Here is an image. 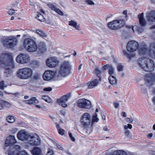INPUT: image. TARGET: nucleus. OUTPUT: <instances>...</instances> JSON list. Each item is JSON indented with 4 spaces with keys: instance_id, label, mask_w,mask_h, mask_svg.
<instances>
[{
    "instance_id": "f257e3e1",
    "label": "nucleus",
    "mask_w": 155,
    "mask_h": 155,
    "mask_svg": "<svg viewBox=\"0 0 155 155\" xmlns=\"http://www.w3.org/2000/svg\"><path fill=\"white\" fill-rule=\"evenodd\" d=\"M1 59L2 62L4 63V76L7 77H11L12 73V69L14 68V64L11 55L8 54H2Z\"/></svg>"
},
{
    "instance_id": "f03ea898",
    "label": "nucleus",
    "mask_w": 155,
    "mask_h": 155,
    "mask_svg": "<svg viewBox=\"0 0 155 155\" xmlns=\"http://www.w3.org/2000/svg\"><path fill=\"white\" fill-rule=\"evenodd\" d=\"M138 64L141 68L144 71L151 72L154 70L155 63L151 59L143 57L140 59Z\"/></svg>"
},
{
    "instance_id": "7ed1b4c3",
    "label": "nucleus",
    "mask_w": 155,
    "mask_h": 155,
    "mask_svg": "<svg viewBox=\"0 0 155 155\" xmlns=\"http://www.w3.org/2000/svg\"><path fill=\"white\" fill-rule=\"evenodd\" d=\"M72 69L71 62L69 61H64L60 64L59 74L63 77H66L71 73Z\"/></svg>"
},
{
    "instance_id": "20e7f679",
    "label": "nucleus",
    "mask_w": 155,
    "mask_h": 155,
    "mask_svg": "<svg viewBox=\"0 0 155 155\" xmlns=\"http://www.w3.org/2000/svg\"><path fill=\"white\" fill-rule=\"evenodd\" d=\"M150 48L148 49L145 45L138 48L139 53L141 55L147 54L149 56H155V43L153 42L150 44Z\"/></svg>"
},
{
    "instance_id": "39448f33",
    "label": "nucleus",
    "mask_w": 155,
    "mask_h": 155,
    "mask_svg": "<svg viewBox=\"0 0 155 155\" xmlns=\"http://www.w3.org/2000/svg\"><path fill=\"white\" fill-rule=\"evenodd\" d=\"M33 74V71L30 68H24L19 69L17 73L18 78L23 79L30 78Z\"/></svg>"
},
{
    "instance_id": "423d86ee",
    "label": "nucleus",
    "mask_w": 155,
    "mask_h": 155,
    "mask_svg": "<svg viewBox=\"0 0 155 155\" xmlns=\"http://www.w3.org/2000/svg\"><path fill=\"white\" fill-rule=\"evenodd\" d=\"M27 141L28 143L30 145L38 146L41 144V140L36 134H30Z\"/></svg>"
},
{
    "instance_id": "0eeeda50",
    "label": "nucleus",
    "mask_w": 155,
    "mask_h": 155,
    "mask_svg": "<svg viewBox=\"0 0 155 155\" xmlns=\"http://www.w3.org/2000/svg\"><path fill=\"white\" fill-rule=\"evenodd\" d=\"M125 24L124 20H115L108 24V28L114 30H116L122 28Z\"/></svg>"
},
{
    "instance_id": "6e6552de",
    "label": "nucleus",
    "mask_w": 155,
    "mask_h": 155,
    "mask_svg": "<svg viewBox=\"0 0 155 155\" xmlns=\"http://www.w3.org/2000/svg\"><path fill=\"white\" fill-rule=\"evenodd\" d=\"M18 41L15 37H10L3 39L2 43L4 46L7 48H12L16 45Z\"/></svg>"
},
{
    "instance_id": "1a4fd4ad",
    "label": "nucleus",
    "mask_w": 155,
    "mask_h": 155,
    "mask_svg": "<svg viewBox=\"0 0 155 155\" xmlns=\"http://www.w3.org/2000/svg\"><path fill=\"white\" fill-rule=\"evenodd\" d=\"M78 107L81 109H90L91 107V102L85 99H80L76 102Z\"/></svg>"
},
{
    "instance_id": "9d476101",
    "label": "nucleus",
    "mask_w": 155,
    "mask_h": 155,
    "mask_svg": "<svg viewBox=\"0 0 155 155\" xmlns=\"http://www.w3.org/2000/svg\"><path fill=\"white\" fill-rule=\"evenodd\" d=\"M81 124L84 127H86L90 124L91 116L88 113H85L80 118Z\"/></svg>"
},
{
    "instance_id": "9b49d317",
    "label": "nucleus",
    "mask_w": 155,
    "mask_h": 155,
    "mask_svg": "<svg viewBox=\"0 0 155 155\" xmlns=\"http://www.w3.org/2000/svg\"><path fill=\"white\" fill-rule=\"evenodd\" d=\"M30 60L29 56L26 54H21L16 58V61L21 64H25L28 62Z\"/></svg>"
},
{
    "instance_id": "f8f14e48",
    "label": "nucleus",
    "mask_w": 155,
    "mask_h": 155,
    "mask_svg": "<svg viewBox=\"0 0 155 155\" xmlns=\"http://www.w3.org/2000/svg\"><path fill=\"white\" fill-rule=\"evenodd\" d=\"M138 46L139 45L137 42L134 41H131L128 42L127 45V49L128 51L133 52L138 48Z\"/></svg>"
},
{
    "instance_id": "ddd939ff",
    "label": "nucleus",
    "mask_w": 155,
    "mask_h": 155,
    "mask_svg": "<svg viewBox=\"0 0 155 155\" xmlns=\"http://www.w3.org/2000/svg\"><path fill=\"white\" fill-rule=\"evenodd\" d=\"M46 63L49 67L53 68L57 65L58 61L57 58L55 57H50L47 60Z\"/></svg>"
},
{
    "instance_id": "4468645a",
    "label": "nucleus",
    "mask_w": 155,
    "mask_h": 155,
    "mask_svg": "<svg viewBox=\"0 0 155 155\" xmlns=\"http://www.w3.org/2000/svg\"><path fill=\"white\" fill-rule=\"evenodd\" d=\"M55 76L54 72L52 71H47L43 74V78L45 80L49 81L53 79Z\"/></svg>"
},
{
    "instance_id": "2eb2a0df",
    "label": "nucleus",
    "mask_w": 155,
    "mask_h": 155,
    "mask_svg": "<svg viewBox=\"0 0 155 155\" xmlns=\"http://www.w3.org/2000/svg\"><path fill=\"white\" fill-rule=\"evenodd\" d=\"M29 134H27L26 131L22 130L18 133L17 137L18 139L21 141H27Z\"/></svg>"
},
{
    "instance_id": "dca6fc26",
    "label": "nucleus",
    "mask_w": 155,
    "mask_h": 155,
    "mask_svg": "<svg viewBox=\"0 0 155 155\" xmlns=\"http://www.w3.org/2000/svg\"><path fill=\"white\" fill-rule=\"evenodd\" d=\"M16 142L15 137L13 135H10L7 137L5 144L6 146H8L14 144Z\"/></svg>"
},
{
    "instance_id": "f3484780",
    "label": "nucleus",
    "mask_w": 155,
    "mask_h": 155,
    "mask_svg": "<svg viewBox=\"0 0 155 155\" xmlns=\"http://www.w3.org/2000/svg\"><path fill=\"white\" fill-rule=\"evenodd\" d=\"M145 79L147 83L152 84L155 81V75L153 73L146 74L145 76Z\"/></svg>"
},
{
    "instance_id": "a211bd4d",
    "label": "nucleus",
    "mask_w": 155,
    "mask_h": 155,
    "mask_svg": "<svg viewBox=\"0 0 155 155\" xmlns=\"http://www.w3.org/2000/svg\"><path fill=\"white\" fill-rule=\"evenodd\" d=\"M146 18L148 21L155 22V11H151L148 13L146 16Z\"/></svg>"
},
{
    "instance_id": "6ab92c4d",
    "label": "nucleus",
    "mask_w": 155,
    "mask_h": 155,
    "mask_svg": "<svg viewBox=\"0 0 155 155\" xmlns=\"http://www.w3.org/2000/svg\"><path fill=\"white\" fill-rule=\"evenodd\" d=\"M99 81H100L98 79H95L89 82L87 84L88 88L89 89H91L97 86Z\"/></svg>"
},
{
    "instance_id": "aec40b11",
    "label": "nucleus",
    "mask_w": 155,
    "mask_h": 155,
    "mask_svg": "<svg viewBox=\"0 0 155 155\" xmlns=\"http://www.w3.org/2000/svg\"><path fill=\"white\" fill-rule=\"evenodd\" d=\"M38 49V47L35 41L34 40L33 43L31 45H29L26 49V50L29 52H33L35 51Z\"/></svg>"
},
{
    "instance_id": "412c9836",
    "label": "nucleus",
    "mask_w": 155,
    "mask_h": 155,
    "mask_svg": "<svg viewBox=\"0 0 155 155\" xmlns=\"http://www.w3.org/2000/svg\"><path fill=\"white\" fill-rule=\"evenodd\" d=\"M11 104L8 102L3 100L0 101V110L6 107L9 108Z\"/></svg>"
},
{
    "instance_id": "4be33fe9",
    "label": "nucleus",
    "mask_w": 155,
    "mask_h": 155,
    "mask_svg": "<svg viewBox=\"0 0 155 155\" xmlns=\"http://www.w3.org/2000/svg\"><path fill=\"white\" fill-rule=\"evenodd\" d=\"M34 40L30 38H27L24 40L23 42V45L26 49L29 47V45L33 44Z\"/></svg>"
},
{
    "instance_id": "5701e85b",
    "label": "nucleus",
    "mask_w": 155,
    "mask_h": 155,
    "mask_svg": "<svg viewBox=\"0 0 155 155\" xmlns=\"http://www.w3.org/2000/svg\"><path fill=\"white\" fill-rule=\"evenodd\" d=\"M138 17L141 26H144L146 24V22L143 17V13H142L139 15Z\"/></svg>"
},
{
    "instance_id": "b1692460",
    "label": "nucleus",
    "mask_w": 155,
    "mask_h": 155,
    "mask_svg": "<svg viewBox=\"0 0 155 155\" xmlns=\"http://www.w3.org/2000/svg\"><path fill=\"white\" fill-rule=\"evenodd\" d=\"M31 152L33 155H41V149L38 147H35L31 151Z\"/></svg>"
},
{
    "instance_id": "393cba45",
    "label": "nucleus",
    "mask_w": 155,
    "mask_h": 155,
    "mask_svg": "<svg viewBox=\"0 0 155 155\" xmlns=\"http://www.w3.org/2000/svg\"><path fill=\"white\" fill-rule=\"evenodd\" d=\"M108 80L110 83L112 84H116L117 83V80L116 78L113 75H110Z\"/></svg>"
},
{
    "instance_id": "a878e982",
    "label": "nucleus",
    "mask_w": 155,
    "mask_h": 155,
    "mask_svg": "<svg viewBox=\"0 0 155 155\" xmlns=\"http://www.w3.org/2000/svg\"><path fill=\"white\" fill-rule=\"evenodd\" d=\"M71 97L70 94H67L64 95L61 98H59V103L60 102V101H67Z\"/></svg>"
},
{
    "instance_id": "bb28decb",
    "label": "nucleus",
    "mask_w": 155,
    "mask_h": 155,
    "mask_svg": "<svg viewBox=\"0 0 155 155\" xmlns=\"http://www.w3.org/2000/svg\"><path fill=\"white\" fill-rule=\"evenodd\" d=\"M112 155H127V154L123 150H118L115 151Z\"/></svg>"
},
{
    "instance_id": "cd10ccee",
    "label": "nucleus",
    "mask_w": 155,
    "mask_h": 155,
    "mask_svg": "<svg viewBox=\"0 0 155 155\" xmlns=\"http://www.w3.org/2000/svg\"><path fill=\"white\" fill-rule=\"evenodd\" d=\"M38 102V101L35 97L32 98L30 100L27 101V103L29 104H35Z\"/></svg>"
},
{
    "instance_id": "c85d7f7f",
    "label": "nucleus",
    "mask_w": 155,
    "mask_h": 155,
    "mask_svg": "<svg viewBox=\"0 0 155 155\" xmlns=\"http://www.w3.org/2000/svg\"><path fill=\"white\" fill-rule=\"evenodd\" d=\"M94 72L96 74V76L99 78V80L101 81V71L97 68H96L95 69Z\"/></svg>"
},
{
    "instance_id": "c756f323",
    "label": "nucleus",
    "mask_w": 155,
    "mask_h": 155,
    "mask_svg": "<svg viewBox=\"0 0 155 155\" xmlns=\"http://www.w3.org/2000/svg\"><path fill=\"white\" fill-rule=\"evenodd\" d=\"M41 98L48 103H50L52 102V100L49 96L47 95H42L41 96Z\"/></svg>"
},
{
    "instance_id": "7c9ffc66",
    "label": "nucleus",
    "mask_w": 155,
    "mask_h": 155,
    "mask_svg": "<svg viewBox=\"0 0 155 155\" xmlns=\"http://www.w3.org/2000/svg\"><path fill=\"white\" fill-rule=\"evenodd\" d=\"M36 18L41 21H44L45 20V18L43 15L39 12L37 13Z\"/></svg>"
},
{
    "instance_id": "2f4dec72",
    "label": "nucleus",
    "mask_w": 155,
    "mask_h": 155,
    "mask_svg": "<svg viewBox=\"0 0 155 155\" xmlns=\"http://www.w3.org/2000/svg\"><path fill=\"white\" fill-rule=\"evenodd\" d=\"M48 6L52 10L55 11L57 13H58V9L56 8L54 5L50 3L48 4Z\"/></svg>"
},
{
    "instance_id": "473e14b6",
    "label": "nucleus",
    "mask_w": 155,
    "mask_h": 155,
    "mask_svg": "<svg viewBox=\"0 0 155 155\" xmlns=\"http://www.w3.org/2000/svg\"><path fill=\"white\" fill-rule=\"evenodd\" d=\"M123 52L124 54L127 56L129 59L131 58L134 57V55L132 53H129L125 50H123Z\"/></svg>"
},
{
    "instance_id": "72a5a7b5",
    "label": "nucleus",
    "mask_w": 155,
    "mask_h": 155,
    "mask_svg": "<svg viewBox=\"0 0 155 155\" xmlns=\"http://www.w3.org/2000/svg\"><path fill=\"white\" fill-rule=\"evenodd\" d=\"M7 121L10 123H13L15 121V117L12 116H8L6 118Z\"/></svg>"
},
{
    "instance_id": "f704fd0d",
    "label": "nucleus",
    "mask_w": 155,
    "mask_h": 155,
    "mask_svg": "<svg viewBox=\"0 0 155 155\" xmlns=\"http://www.w3.org/2000/svg\"><path fill=\"white\" fill-rule=\"evenodd\" d=\"M36 32L37 34L41 37H46L47 35L43 31L41 30L38 29L36 30Z\"/></svg>"
},
{
    "instance_id": "c9c22d12",
    "label": "nucleus",
    "mask_w": 155,
    "mask_h": 155,
    "mask_svg": "<svg viewBox=\"0 0 155 155\" xmlns=\"http://www.w3.org/2000/svg\"><path fill=\"white\" fill-rule=\"evenodd\" d=\"M97 113H95V115H94L92 117V121L93 122H97L99 120V118L97 117Z\"/></svg>"
},
{
    "instance_id": "e433bc0d",
    "label": "nucleus",
    "mask_w": 155,
    "mask_h": 155,
    "mask_svg": "<svg viewBox=\"0 0 155 155\" xmlns=\"http://www.w3.org/2000/svg\"><path fill=\"white\" fill-rule=\"evenodd\" d=\"M67 101H60L59 103V106H61L62 107H66L67 106V105L66 104Z\"/></svg>"
},
{
    "instance_id": "4c0bfd02",
    "label": "nucleus",
    "mask_w": 155,
    "mask_h": 155,
    "mask_svg": "<svg viewBox=\"0 0 155 155\" xmlns=\"http://www.w3.org/2000/svg\"><path fill=\"white\" fill-rule=\"evenodd\" d=\"M69 25L71 26L74 27L77 25V23L73 20H71L69 21Z\"/></svg>"
},
{
    "instance_id": "58836bf2",
    "label": "nucleus",
    "mask_w": 155,
    "mask_h": 155,
    "mask_svg": "<svg viewBox=\"0 0 155 155\" xmlns=\"http://www.w3.org/2000/svg\"><path fill=\"white\" fill-rule=\"evenodd\" d=\"M7 85L4 84V81L0 82V89H3L5 87H6Z\"/></svg>"
},
{
    "instance_id": "ea45409f",
    "label": "nucleus",
    "mask_w": 155,
    "mask_h": 155,
    "mask_svg": "<svg viewBox=\"0 0 155 155\" xmlns=\"http://www.w3.org/2000/svg\"><path fill=\"white\" fill-rule=\"evenodd\" d=\"M114 68L111 66L108 70V73L110 75H112L114 73Z\"/></svg>"
},
{
    "instance_id": "a19ab883",
    "label": "nucleus",
    "mask_w": 155,
    "mask_h": 155,
    "mask_svg": "<svg viewBox=\"0 0 155 155\" xmlns=\"http://www.w3.org/2000/svg\"><path fill=\"white\" fill-rule=\"evenodd\" d=\"M65 131L62 129H61L59 127V134L62 136H64L65 135Z\"/></svg>"
},
{
    "instance_id": "79ce46f5",
    "label": "nucleus",
    "mask_w": 155,
    "mask_h": 155,
    "mask_svg": "<svg viewBox=\"0 0 155 155\" xmlns=\"http://www.w3.org/2000/svg\"><path fill=\"white\" fill-rule=\"evenodd\" d=\"M68 135L69 137L71 140L73 142H75V139L73 137L72 134L70 132H68Z\"/></svg>"
},
{
    "instance_id": "37998d69",
    "label": "nucleus",
    "mask_w": 155,
    "mask_h": 155,
    "mask_svg": "<svg viewBox=\"0 0 155 155\" xmlns=\"http://www.w3.org/2000/svg\"><path fill=\"white\" fill-rule=\"evenodd\" d=\"M54 152L50 148H49L46 155H52L53 154Z\"/></svg>"
},
{
    "instance_id": "c03bdc74",
    "label": "nucleus",
    "mask_w": 155,
    "mask_h": 155,
    "mask_svg": "<svg viewBox=\"0 0 155 155\" xmlns=\"http://www.w3.org/2000/svg\"><path fill=\"white\" fill-rule=\"evenodd\" d=\"M117 69L119 71H122L123 69V66L121 64H118L117 66Z\"/></svg>"
},
{
    "instance_id": "a18cd8bd",
    "label": "nucleus",
    "mask_w": 155,
    "mask_h": 155,
    "mask_svg": "<svg viewBox=\"0 0 155 155\" xmlns=\"http://www.w3.org/2000/svg\"><path fill=\"white\" fill-rule=\"evenodd\" d=\"M18 155H29L25 150L21 151L18 153Z\"/></svg>"
},
{
    "instance_id": "49530a36",
    "label": "nucleus",
    "mask_w": 155,
    "mask_h": 155,
    "mask_svg": "<svg viewBox=\"0 0 155 155\" xmlns=\"http://www.w3.org/2000/svg\"><path fill=\"white\" fill-rule=\"evenodd\" d=\"M41 77V75L39 74H35L34 77V79L35 80H38Z\"/></svg>"
},
{
    "instance_id": "de8ad7c7",
    "label": "nucleus",
    "mask_w": 155,
    "mask_h": 155,
    "mask_svg": "<svg viewBox=\"0 0 155 155\" xmlns=\"http://www.w3.org/2000/svg\"><path fill=\"white\" fill-rule=\"evenodd\" d=\"M132 125L130 124H127V126L124 125V129L125 130H126V129H127L128 128H129L130 129H131L132 128Z\"/></svg>"
},
{
    "instance_id": "09e8293b",
    "label": "nucleus",
    "mask_w": 155,
    "mask_h": 155,
    "mask_svg": "<svg viewBox=\"0 0 155 155\" xmlns=\"http://www.w3.org/2000/svg\"><path fill=\"white\" fill-rule=\"evenodd\" d=\"M52 90V88L50 87H48L44 88L43 91H45L50 92Z\"/></svg>"
},
{
    "instance_id": "8fccbe9b",
    "label": "nucleus",
    "mask_w": 155,
    "mask_h": 155,
    "mask_svg": "<svg viewBox=\"0 0 155 155\" xmlns=\"http://www.w3.org/2000/svg\"><path fill=\"white\" fill-rule=\"evenodd\" d=\"M111 65H109L108 64H106L104 66L102 67V69L103 70H107V69H109L110 67L111 66Z\"/></svg>"
},
{
    "instance_id": "3c124183",
    "label": "nucleus",
    "mask_w": 155,
    "mask_h": 155,
    "mask_svg": "<svg viewBox=\"0 0 155 155\" xmlns=\"http://www.w3.org/2000/svg\"><path fill=\"white\" fill-rule=\"evenodd\" d=\"M86 2L87 4L89 5H94V2L91 0H87Z\"/></svg>"
},
{
    "instance_id": "603ef678",
    "label": "nucleus",
    "mask_w": 155,
    "mask_h": 155,
    "mask_svg": "<svg viewBox=\"0 0 155 155\" xmlns=\"http://www.w3.org/2000/svg\"><path fill=\"white\" fill-rule=\"evenodd\" d=\"M126 121L127 122L130 123L132 124L133 123V120L131 118L128 117H126Z\"/></svg>"
},
{
    "instance_id": "864d4df0",
    "label": "nucleus",
    "mask_w": 155,
    "mask_h": 155,
    "mask_svg": "<svg viewBox=\"0 0 155 155\" xmlns=\"http://www.w3.org/2000/svg\"><path fill=\"white\" fill-rule=\"evenodd\" d=\"M15 12V10L13 9H10L8 12V14L10 15H12Z\"/></svg>"
},
{
    "instance_id": "5fc2aeb1",
    "label": "nucleus",
    "mask_w": 155,
    "mask_h": 155,
    "mask_svg": "<svg viewBox=\"0 0 155 155\" xmlns=\"http://www.w3.org/2000/svg\"><path fill=\"white\" fill-rule=\"evenodd\" d=\"M130 131L126 129V130H125V134L127 136H130Z\"/></svg>"
},
{
    "instance_id": "6e6d98bb",
    "label": "nucleus",
    "mask_w": 155,
    "mask_h": 155,
    "mask_svg": "<svg viewBox=\"0 0 155 155\" xmlns=\"http://www.w3.org/2000/svg\"><path fill=\"white\" fill-rule=\"evenodd\" d=\"M60 111H61V113L63 114V115H64L65 114V110L64 109H63L62 108H60Z\"/></svg>"
},
{
    "instance_id": "4d7b16f0",
    "label": "nucleus",
    "mask_w": 155,
    "mask_h": 155,
    "mask_svg": "<svg viewBox=\"0 0 155 155\" xmlns=\"http://www.w3.org/2000/svg\"><path fill=\"white\" fill-rule=\"evenodd\" d=\"M114 107L115 108H117L119 106V104L117 102H115L114 104Z\"/></svg>"
},
{
    "instance_id": "13d9d810",
    "label": "nucleus",
    "mask_w": 155,
    "mask_h": 155,
    "mask_svg": "<svg viewBox=\"0 0 155 155\" xmlns=\"http://www.w3.org/2000/svg\"><path fill=\"white\" fill-rule=\"evenodd\" d=\"M64 15V13L61 10L59 9V15Z\"/></svg>"
},
{
    "instance_id": "bf43d9fd",
    "label": "nucleus",
    "mask_w": 155,
    "mask_h": 155,
    "mask_svg": "<svg viewBox=\"0 0 155 155\" xmlns=\"http://www.w3.org/2000/svg\"><path fill=\"white\" fill-rule=\"evenodd\" d=\"M134 27L133 26H130L128 27V28H131L132 29V30L133 32H134Z\"/></svg>"
},
{
    "instance_id": "052dcab7",
    "label": "nucleus",
    "mask_w": 155,
    "mask_h": 155,
    "mask_svg": "<svg viewBox=\"0 0 155 155\" xmlns=\"http://www.w3.org/2000/svg\"><path fill=\"white\" fill-rule=\"evenodd\" d=\"M40 49H41V52L43 51H44L46 49L45 48V46L44 45V47H43L42 49H41V48H40Z\"/></svg>"
},
{
    "instance_id": "680f3d73",
    "label": "nucleus",
    "mask_w": 155,
    "mask_h": 155,
    "mask_svg": "<svg viewBox=\"0 0 155 155\" xmlns=\"http://www.w3.org/2000/svg\"><path fill=\"white\" fill-rule=\"evenodd\" d=\"M122 115L123 117H125L127 116L126 113L125 112H123L122 113Z\"/></svg>"
},
{
    "instance_id": "e2e57ef3",
    "label": "nucleus",
    "mask_w": 155,
    "mask_h": 155,
    "mask_svg": "<svg viewBox=\"0 0 155 155\" xmlns=\"http://www.w3.org/2000/svg\"><path fill=\"white\" fill-rule=\"evenodd\" d=\"M153 135V134L152 133H150L148 134V137H149V138H150L152 137Z\"/></svg>"
},
{
    "instance_id": "0e129e2a",
    "label": "nucleus",
    "mask_w": 155,
    "mask_h": 155,
    "mask_svg": "<svg viewBox=\"0 0 155 155\" xmlns=\"http://www.w3.org/2000/svg\"><path fill=\"white\" fill-rule=\"evenodd\" d=\"M103 130H105V131H109V130L108 129V128L106 127H104V128H103Z\"/></svg>"
},
{
    "instance_id": "69168bd1",
    "label": "nucleus",
    "mask_w": 155,
    "mask_h": 155,
    "mask_svg": "<svg viewBox=\"0 0 155 155\" xmlns=\"http://www.w3.org/2000/svg\"><path fill=\"white\" fill-rule=\"evenodd\" d=\"M8 155H18V153L16 154H15L14 153H10V152L9 151Z\"/></svg>"
},
{
    "instance_id": "338daca9",
    "label": "nucleus",
    "mask_w": 155,
    "mask_h": 155,
    "mask_svg": "<svg viewBox=\"0 0 155 155\" xmlns=\"http://www.w3.org/2000/svg\"><path fill=\"white\" fill-rule=\"evenodd\" d=\"M67 155H72L71 153H69L68 151L66 152Z\"/></svg>"
},
{
    "instance_id": "774afa93",
    "label": "nucleus",
    "mask_w": 155,
    "mask_h": 155,
    "mask_svg": "<svg viewBox=\"0 0 155 155\" xmlns=\"http://www.w3.org/2000/svg\"><path fill=\"white\" fill-rule=\"evenodd\" d=\"M155 28V24L154 25L152 26L150 28L151 29H153Z\"/></svg>"
}]
</instances>
